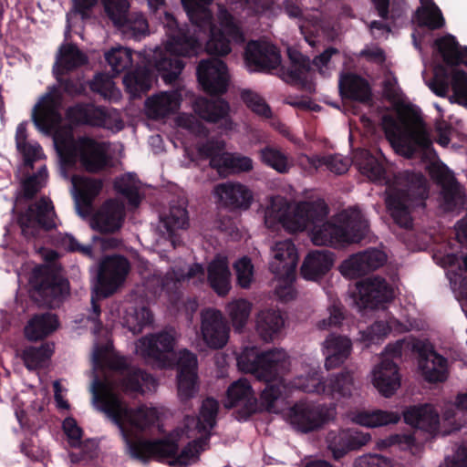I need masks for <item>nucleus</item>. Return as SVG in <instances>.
Segmentation results:
<instances>
[{"label": "nucleus", "mask_w": 467, "mask_h": 467, "mask_svg": "<svg viewBox=\"0 0 467 467\" xmlns=\"http://www.w3.org/2000/svg\"><path fill=\"white\" fill-rule=\"evenodd\" d=\"M58 320L55 314L47 312L33 316L25 327V337L29 341L44 339L57 330Z\"/></svg>", "instance_id": "obj_42"}, {"label": "nucleus", "mask_w": 467, "mask_h": 467, "mask_svg": "<svg viewBox=\"0 0 467 467\" xmlns=\"http://www.w3.org/2000/svg\"><path fill=\"white\" fill-rule=\"evenodd\" d=\"M328 213V208L322 200L305 202L294 207L292 232L303 231L309 225H319Z\"/></svg>", "instance_id": "obj_30"}, {"label": "nucleus", "mask_w": 467, "mask_h": 467, "mask_svg": "<svg viewBox=\"0 0 467 467\" xmlns=\"http://www.w3.org/2000/svg\"><path fill=\"white\" fill-rule=\"evenodd\" d=\"M198 81L203 90L211 95L226 92L229 75L226 64L218 58L202 59L196 68Z\"/></svg>", "instance_id": "obj_16"}, {"label": "nucleus", "mask_w": 467, "mask_h": 467, "mask_svg": "<svg viewBox=\"0 0 467 467\" xmlns=\"http://www.w3.org/2000/svg\"><path fill=\"white\" fill-rule=\"evenodd\" d=\"M334 254L328 250L310 252L301 266V275L307 280L317 281L322 278L332 267Z\"/></svg>", "instance_id": "obj_37"}, {"label": "nucleus", "mask_w": 467, "mask_h": 467, "mask_svg": "<svg viewBox=\"0 0 467 467\" xmlns=\"http://www.w3.org/2000/svg\"><path fill=\"white\" fill-rule=\"evenodd\" d=\"M125 215L124 204L109 199L89 215L90 227L102 234H114L121 229Z\"/></svg>", "instance_id": "obj_17"}, {"label": "nucleus", "mask_w": 467, "mask_h": 467, "mask_svg": "<svg viewBox=\"0 0 467 467\" xmlns=\"http://www.w3.org/2000/svg\"><path fill=\"white\" fill-rule=\"evenodd\" d=\"M219 410L218 401L213 398H207L202 403L198 417H185V426L187 429H199L205 433L206 438L209 430H212L216 424V416Z\"/></svg>", "instance_id": "obj_44"}, {"label": "nucleus", "mask_w": 467, "mask_h": 467, "mask_svg": "<svg viewBox=\"0 0 467 467\" xmlns=\"http://www.w3.org/2000/svg\"><path fill=\"white\" fill-rule=\"evenodd\" d=\"M131 50L126 47H115L105 54V58L115 74L123 72L132 64Z\"/></svg>", "instance_id": "obj_56"}, {"label": "nucleus", "mask_w": 467, "mask_h": 467, "mask_svg": "<svg viewBox=\"0 0 467 467\" xmlns=\"http://www.w3.org/2000/svg\"><path fill=\"white\" fill-rule=\"evenodd\" d=\"M30 285V296L39 306L54 308L69 294L68 281L48 270L35 271Z\"/></svg>", "instance_id": "obj_8"}, {"label": "nucleus", "mask_w": 467, "mask_h": 467, "mask_svg": "<svg viewBox=\"0 0 467 467\" xmlns=\"http://www.w3.org/2000/svg\"><path fill=\"white\" fill-rule=\"evenodd\" d=\"M289 420L290 423L302 432L312 431L324 422L320 408L309 402L296 403L290 410Z\"/></svg>", "instance_id": "obj_32"}, {"label": "nucleus", "mask_w": 467, "mask_h": 467, "mask_svg": "<svg viewBox=\"0 0 467 467\" xmlns=\"http://www.w3.org/2000/svg\"><path fill=\"white\" fill-rule=\"evenodd\" d=\"M327 312L328 317L317 323V327L320 330L338 327L341 326L343 320L345 319L343 307L340 304L334 303L327 307Z\"/></svg>", "instance_id": "obj_64"}, {"label": "nucleus", "mask_w": 467, "mask_h": 467, "mask_svg": "<svg viewBox=\"0 0 467 467\" xmlns=\"http://www.w3.org/2000/svg\"><path fill=\"white\" fill-rule=\"evenodd\" d=\"M197 357L188 349L180 350L176 357L177 375H197Z\"/></svg>", "instance_id": "obj_61"}, {"label": "nucleus", "mask_w": 467, "mask_h": 467, "mask_svg": "<svg viewBox=\"0 0 467 467\" xmlns=\"http://www.w3.org/2000/svg\"><path fill=\"white\" fill-rule=\"evenodd\" d=\"M213 0H182L184 9L194 26L193 33L188 28H180L171 36L164 48L154 50L152 62L166 83H173L182 73L184 64L179 57L196 56L201 50L198 32L210 33V38L205 45L208 54L224 57L231 53L232 43L243 44L244 35L236 19L223 7L219 6L218 19L221 29L215 31L211 11L207 5Z\"/></svg>", "instance_id": "obj_1"}, {"label": "nucleus", "mask_w": 467, "mask_h": 467, "mask_svg": "<svg viewBox=\"0 0 467 467\" xmlns=\"http://www.w3.org/2000/svg\"><path fill=\"white\" fill-rule=\"evenodd\" d=\"M53 353V345L46 343L39 347L30 346L22 352V358L26 367L34 370L44 366Z\"/></svg>", "instance_id": "obj_54"}, {"label": "nucleus", "mask_w": 467, "mask_h": 467, "mask_svg": "<svg viewBox=\"0 0 467 467\" xmlns=\"http://www.w3.org/2000/svg\"><path fill=\"white\" fill-rule=\"evenodd\" d=\"M428 85L437 96L467 108V74L463 70L452 69L448 74L442 67L436 68Z\"/></svg>", "instance_id": "obj_11"}, {"label": "nucleus", "mask_w": 467, "mask_h": 467, "mask_svg": "<svg viewBox=\"0 0 467 467\" xmlns=\"http://www.w3.org/2000/svg\"><path fill=\"white\" fill-rule=\"evenodd\" d=\"M273 261L269 264L270 271L279 278L293 277L298 255L295 244L289 239L276 242L272 248Z\"/></svg>", "instance_id": "obj_27"}, {"label": "nucleus", "mask_w": 467, "mask_h": 467, "mask_svg": "<svg viewBox=\"0 0 467 467\" xmlns=\"http://www.w3.org/2000/svg\"><path fill=\"white\" fill-rule=\"evenodd\" d=\"M287 55L291 62L288 68H281V76L286 81L294 84L303 83L306 74L311 69V61L308 57L296 49L288 48Z\"/></svg>", "instance_id": "obj_45"}, {"label": "nucleus", "mask_w": 467, "mask_h": 467, "mask_svg": "<svg viewBox=\"0 0 467 467\" xmlns=\"http://www.w3.org/2000/svg\"><path fill=\"white\" fill-rule=\"evenodd\" d=\"M370 441V434L358 429L330 431L326 436L327 450L336 461L348 451L358 450Z\"/></svg>", "instance_id": "obj_18"}, {"label": "nucleus", "mask_w": 467, "mask_h": 467, "mask_svg": "<svg viewBox=\"0 0 467 467\" xmlns=\"http://www.w3.org/2000/svg\"><path fill=\"white\" fill-rule=\"evenodd\" d=\"M293 386L306 393L324 394L326 392V383L317 371L296 377L293 380Z\"/></svg>", "instance_id": "obj_58"}, {"label": "nucleus", "mask_w": 467, "mask_h": 467, "mask_svg": "<svg viewBox=\"0 0 467 467\" xmlns=\"http://www.w3.org/2000/svg\"><path fill=\"white\" fill-rule=\"evenodd\" d=\"M106 16L113 23L122 25L124 17L130 13V3L128 0H101Z\"/></svg>", "instance_id": "obj_59"}, {"label": "nucleus", "mask_w": 467, "mask_h": 467, "mask_svg": "<svg viewBox=\"0 0 467 467\" xmlns=\"http://www.w3.org/2000/svg\"><path fill=\"white\" fill-rule=\"evenodd\" d=\"M400 419V415L395 412L375 410L370 413H360L358 416V422L367 427H379L389 423H397Z\"/></svg>", "instance_id": "obj_57"}, {"label": "nucleus", "mask_w": 467, "mask_h": 467, "mask_svg": "<svg viewBox=\"0 0 467 467\" xmlns=\"http://www.w3.org/2000/svg\"><path fill=\"white\" fill-rule=\"evenodd\" d=\"M412 348L418 353L419 368L429 382H441L446 379L447 360L436 353L431 343L416 340Z\"/></svg>", "instance_id": "obj_19"}, {"label": "nucleus", "mask_w": 467, "mask_h": 467, "mask_svg": "<svg viewBox=\"0 0 467 467\" xmlns=\"http://www.w3.org/2000/svg\"><path fill=\"white\" fill-rule=\"evenodd\" d=\"M237 366L266 384L261 393L262 406L269 412H277L276 402L285 390L282 375L289 366L286 353L283 349L259 353L254 347L245 348L237 358Z\"/></svg>", "instance_id": "obj_2"}, {"label": "nucleus", "mask_w": 467, "mask_h": 467, "mask_svg": "<svg viewBox=\"0 0 467 467\" xmlns=\"http://www.w3.org/2000/svg\"><path fill=\"white\" fill-rule=\"evenodd\" d=\"M261 161L279 173H287L292 166L288 157L279 149L265 146L258 150Z\"/></svg>", "instance_id": "obj_52"}, {"label": "nucleus", "mask_w": 467, "mask_h": 467, "mask_svg": "<svg viewBox=\"0 0 467 467\" xmlns=\"http://www.w3.org/2000/svg\"><path fill=\"white\" fill-rule=\"evenodd\" d=\"M241 98L244 104L257 115L269 118L271 116V109L265 103V99L258 94L251 90H243Z\"/></svg>", "instance_id": "obj_63"}, {"label": "nucleus", "mask_w": 467, "mask_h": 467, "mask_svg": "<svg viewBox=\"0 0 467 467\" xmlns=\"http://www.w3.org/2000/svg\"><path fill=\"white\" fill-rule=\"evenodd\" d=\"M78 213L88 217L93 212V201L102 189V182L98 179L74 175L71 178Z\"/></svg>", "instance_id": "obj_26"}, {"label": "nucleus", "mask_w": 467, "mask_h": 467, "mask_svg": "<svg viewBox=\"0 0 467 467\" xmlns=\"http://www.w3.org/2000/svg\"><path fill=\"white\" fill-rule=\"evenodd\" d=\"M386 254L378 249H368L350 255L340 265V272L349 278L365 275L382 266L386 262Z\"/></svg>", "instance_id": "obj_22"}, {"label": "nucleus", "mask_w": 467, "mask_h": 467, "mask_svg": "<svg viewBox=\"0 0 467 467\" xmlns=\"http://www.w3.org/2000/svg\"><path fill=\"white\" fill-rule=\"evenodd\" d=\"M180 99L181 93L178 89L152 95L145 101V113L154 120L164 119L178 109Z\"/></svg>", "instance_id": "obj_33"}, {"label": "nucleus", "mask_w": 467, "mask_h": 467, "mask_svg": "<svg viewBox=\"0 0 467 467\" xmlns=\"http://www.w3.org/2000/svg\"><path fill=\"white\" fill-rule=\"evenodd\" d=\"M430 174L441 188V205L444 211L467 210L465 189L455 179L448 167L442 163H432L430 168Z\"/></svg>", "instance_id": "obj_12"}, {"label": "nucleus", "mask_w": 467, "mask_h": 467, "mask_svg": "<svg viewBox=\"0 0 467 467\" xmlns=\"http://www.w3.org/2000/svg\"><path fill=\"white\" fill-rule=\"evenodd\" d=\"M92 404L99 411L103 412L124 432L125 425L144 431L157 420L155 409L144 405L137 409H130L116 394L108 382H102L97 377L90 386Z\"/></svg>", "instance_id": "obj_3"}, {"label": "nucleus", "mask_w": 467, "mask_h": 467, "mask_svg": "<svg viewBox=\"0 0 467 467\" xmlns=\"http://www.w3.org/2000/svg\"><path fill=\"white\" fill-rule=\"evenodd\" d=\"M55 211L51 201L42 197L17 214V223L22 235L31 241L40 235L41 230L49 231L56 227Z\"/></svg>", "instance_id": "obj_10"}, {"label": "nucleus", "mask_w": 467, "mask_h": 467, "mask_svg": "<svg viewBox=\"0 0 467 467\" xmlns=\"http://www.w3.org/2000/svg\"><path fill=\"white\" fill-rule=\"evenodd\" d=\"M68 120L74 124L108 127L109 116L104 108L91 104H77L67 110Z\"/></svg>", "instance_id": "obj_36"}, {"label": "nucleus", "mask_w": 467, "mask_h": 467, "mask_svg": "<svg viewBox=\"0 0 467 467\" xmlns=\"http://www.w3.org/2000/svg\"><path fill=\"white\" fill-rule=\"evenodd\" d=\"M174 329H165L160 333L142 337L140 340V353L149 362L158 368L173 365L175 345Z\"/></svg>", "instance_id": "obj_13"}, {"label": "nucleus", "mask_w": 467, "mask_h": 467, "mask_svg": "<svg viewBox=\"0 0 467 467\" xmlns=\"http://www.w3.org/2000/svg\"><path fill=\"white\" fill-rule=\"evenodd\" d=\"M285 321L278 310L264 309L255 317V330L265 342L273 341L281 332Z\"/></svg>", "instance_id": "obj_41"}, {"label": "nucleus", "mask_w": 467, "mask_h": 467, "mask_svg": "<svg viewBox=\"0 0 467 467\" xmlns=\"http://www.w3.org/2000/svg\"><path fill=\"white\" fill-rule=\"evenodd\" d=\"M354 163L362 174L372 181L385 178L382 163L367 150H359L355 153Z\"/></svg>", "instance_id": "obj_50"}, {"label": "nucleus", "mask_w": 467, "mask_h": 467, "mask_svg": "<svg viewBox=\"0 0 467 467\" xmlns=\"http://www.w3.org/2000/svg\"><path fill=\"white\" fill-rule=\"evenodd\" d=\"M244 58L249 67L254 70H271L276 68L281 63V55L278 49L266 41L252 40L247 43Z\"/></svg>", "instance_id": "obj_25"}, {"label": "nucleus", "mask_w": 467, "mask_h": 467, "mask_svg": "<svg viewBox=\"0 0 467 467\" xmlns=\"http://www.w3.org/2000/svg\"><path fill=\"white\" fill-rule=\"evenodd\" d=\"M116 191L125 196L130 204L137 207L140 202L139 189L130 177L117 179L114 183Z\"/></svg>", "instance_id": "obj_62"}, {"label": "nucleus", "mask_w": 467, "mask_h": 467, "mask_svg": "<svg viewBox=\"0 0 467 467\" xmlns=\"http://www.w3.org/2000/svg\"><path fill=\"white\" fill-rule=\"evenodd\" d=\"M326 355L325 368L332 370L342 366L350 357L352 342L347 336L330 333L322 343Z\"/></svg>", "instance_id": "obj_31"}, {"label": "nucleus", "mask_w": 467, "mask_h": 467, "mask_svg": "<svg viewBox=\"0 0 467 467\" xmlns=\"http://www.w3.org/2000/svg\"><path fill=\"white\" fill-rule=\"evenodd\" d=\"M368 227L361 212L349 209L338 213L332 220L313 227L311 240L315 245L335 246L358 243L366 235Z\"/></svg>", "instance_id": "obj_7"}, {"label": "nucleus", "mask_w": 467, "mask_h": 467, "mask_svg": "<svg viewBox=\"0 0 467 467\" xmlns=\"http://www.w3.org/2000/svg\"><path fill=\"white\" fill-rule=\"evenodd\" d=\"M122 34L129 38H139L146 36L149 32V26L146 18L138 13H129L124 17L122 25H117Z\"/></svg>", "instance_id": "obj_55"}, {"label": "nucleus", "mask_w": 467, "mask_h": 467, "mask_svg": "<svg viewBox=\"0 0 467 467\" xmlns=\"http://www.w3.org/2000/svg\"><path fill=\"white\" fill-rule=\"evenodd\" d=\"M129 449L132 458L148 462L150 459L171 458L177 454L179 447L173 440L163 438L129 441Z\"/></svg>", "instance_id": "obj_20"}, {"label": "nucleus", "mask_w": 467, "mask_h": 467, "mask_svg": "<svg viewBox=\"0 0 467 467\" xmlns=\"http://www.w3.org/2000/svg\"><path fill=\"white\" fill-rule=\"evenodd\" d=\"M439 49L446 64L451 66L467 65V47H462L453 36L441 39Z\"/></svg>", "instance_id": "obj_51"}, {"label": "nucleus", "mask_w": 467, "mask_h": 467, "mask_svg": "<svg viewBox=\"0 0 467 467\" xmlns=\"http://www.w3.org/2000/svg\"><path fill=\"white\" fill-rule=\"evenodd\" d=\"M53 140L61 161L67 165H75L78 161L87 171L93 173L108 165V147L103 142L88 137L76 140L72 130L66 128L56 130Z\"/></svg>", "instance_id": "obj_6"}, {"label": "nucleus", "mask_w": 467, "mask_h": 467, "mask_svg": "<svg viewBox=\"0 0 467 467\" xmlns=\"http://www.w3.org/2000/svg\"><path fill=\"white\" fill-rule=\"evenodd\" d=\"M60 105L61 93L58 88H52L33 109L32 119L36 126L47 131L54 129L61 120Z\"/></svg>", "instance_id": "obj_23"}, {"label": "nucleus", "mask_w": 467, "mask_h": 467, "mask_svg": "<svg viewBox=\"0 0 467 467\" xmlns=\"http://www.w3.org/2000/svg\"><path fill=\"white\" fill-rule=\"evenodd\" d=\"M207 280L219 296H225L231 288V272L227 260L215 257L207 267Z\"/></svg>", "instance_id": "obj_39"}, {"label": "nucleus", "mask_w": 467, "mask_h": 467, "mask_svg": "<svg viewBox=\"0 0 467 467\" xmlns=\"http://www.w3.org/2000/svg\"><path fill=\"white\" fill-rule=\"evenodd\" d=\"M265 222L271 223H280L284 227L291 231L294 219V208H291L287 201L280 196H271L265 213Z\"/></svg>", "instance_id": "obj_46"}, {"label": "nucleus", "mask_w": 467, "mask_h": 467, "mask_svg": "<svg viewBox=\"0 0 467 467\" xmlns=\"http://www.w3.org/2000/svg\"><path fill=\"white\" fill-rule=\"evenodd\" d=\"M374 386L385 397H390L400 386V378L396 363L382 358L380 364L373 371Z\"/></svg>", "instance_id": "obj_35"}, {"label": "nucleus", "mask_w": 467, "mask_h": 467, "mask_svg": "<svg viewBox=\"0 0 467 467\" xmlns=\"http://www.w3.org/2000/svg\"><path fill=\"white\" fill-rule=\"evenodd\" d=\"M189 217L186 208L182 204H172L169 213L161 217L159 230L166 234L175 246L177 232L187 229Z\"/></svg>", "instance_id": "obj_40"}, {"label": "nucleus", "mask_w": 467, "mask_h": 467, "mask_svg": "<svg viewBox=\"0 0 467 467\" xmlns=\"http://www.w3.org/2000/svg\"><path fill=\"white\" fill-rule=\"evenodd\" d=\"M213 193L219 205L230 211L247 210L254 199L252 191L238 182L218 183Z\"/></svg>", "instance_id": "obj_21"}, {"label": "nucleus", "mask_w": 467, "mask_h": 467, "mask_svg": "<svg viewBox=\"0 0 467 467\" xmlns=\"http://www.w3.org/2000/svg\"><path fill=\"white\" fill-rule=\"evenodd\" d=\"M339 92L342 97L351 99L361 103L371 99V91L368 83L361 77L347 73L339 79Z\"/></svg>", "instance_id": "obj_43"}, {"label": "nucleus", "mask_w": 467, "mask_h": 467, "mask_svg": "<svg viewBox=\"0 0 467 467\" xmlns=\"http://www.w3.org/2000/svg\"><path fill=\"white\" fill-rule=\"evenodd\" d=\"M152 78L150 70L145 67L136 68L127 73L123 78L126 91L132 99L140 98L151 88Z\"/></svg>", "instance_id": "obj_48"}, {"label": "nucleus", "mask_w": 467, "mask_h": 467, "mask_svg": "<svg viewBox=\"0 0 467 467\" xmlns=\"http://www.w3.org/2000/svg\"><path fill=\"white\" fill-rule=\"evenodd\" d=\"M109 368L117 373V378L113 381H101L108 382L113 393L115 388H119L127 394L144 393V387L150 389L156 385L155 379L150 374L139 368L131 367L125 357H113L109 360Z\"/></svg>", "instance_id": "obj_9"}, {"label": "nucleus", "mask_w": 467, "mask_h": 467, "mask_svg": "<svg viewBox=\"0 0 467 467\" xmlns=\"http://www.w3.org/2000/svg\"><path fill=\"white\" fill-rule=\"evenodd\" d=\"M251 310L252 305L245 299H237L227 305L226 311L235 332H243Z\"/></svg>", "instance_id": "obj_53"}, {"label": "nucleus", "mask_w": 467, "mask_h": 467, "mask_svg": "<svg viewBox=\"0 0 467 467\" xmlns=\"http://www.w3.org/2000/svg\"><path fill=\"white\" fill-rule=\"evenodd\" d=\"M224 407L239 408L237 410L239 420H246L257 410V401L247 379H240L229 386Z\"/></svg>", "instance_id": "obj_24"}, {"label": "nucleus", "mask_w": 467, "mask_h": 467, "mask_svg": "<svg viewBox=\"0 0 467 467\" xmlns=\"http://www.w3.org/2000/svg\"><path fill=\"white\" fill-rule=\"evenodd\" d=\"M195 112L204 120L211 123H219V128L232 130L234 122L229 116L230 106L223 99L199 98L194 105Z\"/></svg>", "instance_id": "obj_28"}, {"label": "nucleus", "mask_w": 467, "mask_h": 467, "mask_svg": "<svg viewBox=\"0 0 467 467\" xmlns=\"http://www.w3.org/2000/svg\"><path fill=\"white\" fill-rule=\"evenodd\" d=\"M195 277H197L200 282L204 278V270L202 266L198 264L189 267L185 273L181 269L167 272L161 279V285L163 290L171 293L178 289L182 282L189 281Z\"/></svg>", "instance_id": "obj_49"}, {"label": "nucleus", "mask_w": 467, "mask_h": 467, "mask_svg": "<svg viewBox=\"0 0 467 467\" xmlns=\"http://www.w3.org/2000/svg\"><path fill=\"white\" fill-rule=\"evenodd\" d=\"M382 127L394 150L407 159L432 143L423 119L414 111H400L398 117L385 115Z\"/></svg>", "instance_id": "obj_5"}, {"label": "nucleus", "mask_w": 467, "mask_h": 467, "mask_svg": "<svg viewBox=\"0 0 467 467\" xmlns=\"http://www.w3.org/2000/svg\"><path fill=\"white\" fill-rule=\"evenodd\" d=\"M407 424L429 433H435L439 429L438 411L430 404L412 406L403 411Z\"/></svg>", "instance_id": "obj_34"}, {"label": "nucleus", "mask_w": 467, "mask_h": 467, "mask_svg": "<svg viewBox=\"0 0 467 467\" xmlns=\"http://www.w3.org/2000/svg\"><path fill=\"white\" fill-rule=\"evenodd\" d=\"M130 270L129 260L119 254L106 256L99 264L97 293L109 297L124 284Z\"/></svg>", "instance_id": "obj_14"}, {"label": "nucleus", "mask_w": 467, "mask_h": 467, "mask_svg": "<svg viewBox=\"0 0 467 467\" xmlns=\"http://www.w3.org/2000/svg\"><path fill=\"white\" fill-rule=\"evenodd\" d=\"M230 326L223 312L214 307L200 311V335L203 343L212 349H221L229 341Z\"/></svg>", "instance_id": "obj_15"}, {"label": "nucleus", "mask_w": 467, "mask_h": 467, "mask_svg": "<svg viewBox=\"0 0 467 467\" xmlns=\"http://www.w3.org/2000/svg\"><path fill=\"white\" fill-rule=\"evenodd\" d=\"M178 395L182 400L194 397L199 389L197 375H177Z\"/></svg>", "instance_id": "obj_60"}, {"label": "nucleus", "mask_w": 467, "mask_h": 467, "mask_svg": "<svg viewBox=\"0 0 467 467\" xmlns=\"http://www.w3.org/2000/svg\"><path fill=\"white\" fill-rule=\"evenodd\" d=\"M386 204L394 222L403 228L412 226L410 209L418 205L424 206L428 197V182L420 172L403 171L393 176L387 191Z\"/></svg>", "instance_id": "obj_4"}, {"label": "nucleus", "mask_w": 467, "mask_h": 467, "mask_svg": "<svg viewBox=\"0 0 467 467\" xmlns=\"http://www.w3.org/2000/svg\"><path fill=\"white\" fill-rule=\"evenodd\" d=\"M358 288L359 303L363 307L375 308L393 298V289L384 278L379 276L364 279Z\"/></svg>", "instance_id": "obj_29"}, {"label": "nucleus", "mask_w": 467, "mask_h": 467, "mask_svg": "<svg viewBox=\"0 0 467 467\" xmlns=\"http://www.w3.org/2000/svg\"><path fill=\"white\" fill-rule=\"evenodd\" d=\"M357 368L355 366L346 367L341 372L330 376L328 383L326 384V392L324 394L341 398H349L352 395L354 387V373Z\"/></svg>", "instance_id": "obj_47"}, {"label": "nucleus", "mask_w": 467, "mask_h": 467, "mask_svg": "<svg viewBox=\"0 0 467 467\" xmlns=\"http://www.w3.org/2000/svg\"><path fill=\"white\" fill-rule=\"evenodd\" d=\"M88 63V57L73 43L60 47L57 57L54 71L57 79L60 76L72 71Z\"/></svg>", "instance_id": "obj_38"}]
</instances>
